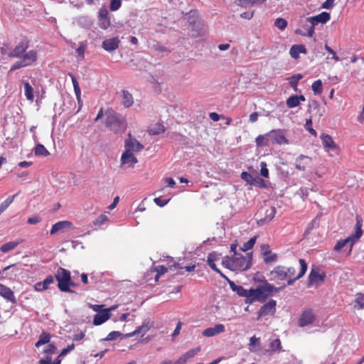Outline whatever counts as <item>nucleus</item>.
Instances as JSON below:
<instances>
[{
    "label": "nucleus",
    "instance_id": "obj_1",
    "mask_svg": "<svg viewBox=\"0 0 364 364\" xmlns=\"http://www.w3.org/2000/svg\"><path fill=\"white\" fill-rule=\"evenodd\" d=\"M28 48V42L27 41H21L8 54L11 58H18L11 67L10 72L22 68L31 66L34 64L38 58V53L36 50Z\"/></svg>",
    "mask_w": 364,
    "mask_h": 364
},
{
    "label": "nucleus",
    "instance_id": "obj_2",
    "mask_svg": "<svg viewBox=\"0 0 364 364\" xmlns=\"http://www.w3.org/2000/svg\"><path fill=\"white\" fill-rule=\"evenodd\" d=\"M299 262L301 266L299 274L294 277L296 269L293 267H286L283 265H277L270 271L269 274V280L279 283L282 281H287V285L290 286L301 278L307 270V264L303 259H299Z\"/></svg>",
    "mask_w": 364,
    "mask_h": 364
},
{
    "label": "nucleus",
    "instance_id": "obj_3",
    "mask_svg": "<svg viewBox=\"0 0 364 364\" xmlns=\"http://www.w3.org/2000/svg\"><path fill=\"white\" fill-rule=\"evenodd\" d=\"M286 284L281 287H275L273 284L265 282L263 285H260L255 289L251 288L249 289L248 296L246 304H252L255 301H264L271 294L279 292L280 290L286 287Z\"/></svg>",
    "mask_w": 364,
    "mask_h": 364
},
{
    "label": "nucleus",
    "instance_id": "obj_4",
    "mask_svg": "<svg viewBox=\"0 0 364 364\" xmlns=\"http://www.w3.org/2000/svg\"><path fill=\"white\" fill-rule=\"evenodd\" d=\"M106 114V125L112 132L117 133L126 129V121L122 115L114 111H109Z\"/></svg>",
    "mask_w": 364,
    "mask_h": 364
},
{
    "label": "nucleus",
    "instance_id": "obj_5",
    "mask_svg": "<svg viewBox=\"0 0 364 364\" xmlns=\"http://www.w3.org/2000/svg\"><path fill=\"white\" fill-rule=\"evenodd\" d=\"M58 281V287L63 292H73L70 289L75 284L71 281L70 272L63 267H59L55 274Z\"/></svg>",
    "mask_w": 364,
    "mask_h": 364
},
{
    "label": "nucleus",
    "instance_id": "obj_6",
    "mask_svg": "<svg viewBox=\"0 0 364 364\" xmlns=\"http://www.w3.org/2000/svg\"><path fill=\"white\" fill-rule=\"evenodd\" d=\"M363 225V220L359 215L356 216V224L355 226V233L348 237L346 239L338 241L334 246L336 251L341 250L348 243L350 244V249L352 248L354 243L362 236L363 230L361 229Z\"/></svg>",
    "mask_w": 364,
    "mask_h": 364
},
{
    "label": "nucleus",
    "instance_id": "obj_7",
    "mask_svg": "<svg viewBox=\"0 0 364 364\" xmlns=\"http://www.w3.org/2000/svg\"><path fill=\"white\" fill-rule=\"evenodd\" d=\"M233 271H245L250 268L252 264V253H247L245 256L235 253L233 257Z\"/></svg>",
    "mask_w": 364,
    "mask_h": 364
},
{
    "label": "nucleus",
    "instance_id": "obj_8",
    "mask_svg": "<svg viewBox=\"0 0 364 364\" xmlns=\"http://www.w3.org/2000/svg\"><path fill=\"white\" fill-rule=\"evenodd\" d=\"M270 136V141L273 144H289V141L285 136V131L284 129H273L268 133Z\"/></svg>",
    "mask_w": 364,
    "mask_h": 364
},
{
    "label": "nucleus",
    "instance_id": "obj_9",
    "mask_svg": "<svg viewBox=\"0 0 364 364\" xmlns=\"http://www.w3.org/2000/svg\"><path fill=\"white\" fill-rule=\"evenodd\" d=\"M124 147L125 151L129 152H139L144 149V146L134 137H133L131 134H128V137L124 141Z\"/></svg>",
    "mask_w": 364,
    "mask_h": 364
},
{
    "label": "nucleus",
    "instance_id": "obj_10",
    "mask_svg": "<svg viewBox=\"0 0 364 364\" xmlns=\"http://www.w3.org/2000/svg\"><path fill=\"white\" fill-rule=\"evenodd\" d=\"M276 305L277 301L273 299H271L264 304L262 306H261L258 311L257 319L268 315H273L276 311Z\"/></svg>",
    "mask_w": 364,
    "mask_h": 364
},
{
    "label": "nucleus",
    "instance_id": "obj_11",
    "mask_svg": "<svg viewBox=\"0 0 364 364\" xmlns=\"http://www.w3.org/2000/svg\"><path fill=\"white\" fill-rule=\"evenodd\" d=\"M321 139L322 141V144L325 150L328 152L330 151H336L338 150V146L333 140L332 137L326 134H322L321 135Z\"/></svg>",
    "mask_w": 364,
    "mask_h": 364
},
{
    "label": "nucleus",
    "instance_id": "obj_12",
    "mask_svg": "<svg viewBox=\"0 0 364 364\" xmlns=\"http://www.w3.org/2000/svg\"><path fill=\"white\" fill-rule=\"evenodd\" d=\"M225 326L221 323H218L215 324L213 327H209L205 328L203 331L202 335L205 337H213L225 332Z\"/></svg>",
    "mask_w": 364,
    "mask_h": 364
},
{
    "label": "nucleus",
    "instance_id": "obj_13",
    "mask_svg": "<svg viewBox=\"0 0 364 364\" xmlns=\"http://www.w3.org/2000/svg\"><path fill=\"white\" fill-rule=\"evenodd\" d=\"M120 40L118 37L105 39L102 41V47L107 52H112L119 48Z\"/></svg>",
    "mask_w": 364,
    "mask_h": 364
},
{
    "label": "nucleus",
    "instance_id": "obj_14",
    "mask_svg": "<svg viewBox=\"0 0 364 364\" xmlns=\"http://www.w3.org/2000/svg\"><path fill=\"white\" fill-rule=\"evenodd\" d=\"M331 16L327 12H322L318 15L311 16L307 18V21L311 23L313 26L318 25V23H325L330 20Z\"/></svg>",
    "mask_w": 364,
    "mask_h": 364
},
{
    "label": "nucleus",
    "instance_id": "obj_15",
    "mask_svg": "<svg viewBox=\"0 0 364 364\" xmlns=\"http://www.w3.org/2000/svg\"><path fill=\"white\" fill-rule=\"evenodd\" d=\"M0 295L7 301L12 304L16 303V299L13 291L8 287L0 283Z\"/></svg>",
    "mask_w": 364,
    "mask_h": 364
},
{
    "label": "nucleus",
    "instance_id": "obj_16",
    "mask_svg": "<svg viewBox=\"0 0 364 364\" xmlns=\"http://www.w3.org/2000/svg\"><path fill=\"white\" fill-rule=\"evenodd\" d=\"M226 279L228 282L230 289L234 292H235L239 296L245 298V301H247L249 289H246L242 286L237 285L234 282L230 280L228 277Z\"/></svg>",
    "mask_w": 364,
    "mask_h": 364
},
{
    "label": "nucleus",
    "instance_id": "obj_17",
    "mask_svg": "<svg viewBox=\"0 0 364 364\" xmlns=\"http://www.w3.org/2000/svg\"><path fill=\"white\" fill-rule=\"evenodd\" d=\"M311 162V159L306 155L301 154L295 160V167L297 170L304 171Z\"/></svg>",
    "mask_w": 364,
    "mask_h": 364
},
{
    "label": "nucleus",
    "instance_id": "obj_18",
    "mask_svg": "<svg viewBox=\"0 0 364 364\" xmlns=\"http://www.w3.org/2000/svg\"><path fill=\"white\" fill-rule=\"evenodd\" d=\"M111 317V314L109 313V310L103 309L100 312L95 315L93 319V324L99 326L107 321Z\"/></svg>",
    "mask_w": 364,
    "mask_h": 364
},
{
    "label": "nucleus",
    "instance_id": "obj_19",
    "mask_svg": "<svg viewBox=\"0 0 364 364\" xmlns=\"http://www.w3.org/2000/svg\"><path fill=\"white\" fill-rule=\"evenodd\" d=\"M138 162L137 159L134 156L133 153L124 151L121 156V164H128L129 166H133L135 164Z\"/></svg>",
    "mask_w": 364,
    "mask_h": 364
},
{
    "label": "nucleus",
    "instance_id": "obj_20",
    "mask_svg": "<svg viewBox=\"0 0 364 364\" xmlns=\"http://www.w3.org/2000/svg\"><path fill=\"white\" fill-rule=\"evenodd\" d=\"M55 282L54 277L48 275L43 282H38L34 285V289L37 291H42L48 289L51 284Z\"/></svg>",
    "mask_w": 364,
    "mask_h": 364
},
{
    "label": "nucleus",
    "instance_id": "obj_21",
    "mask_svg": "<svg viewBox=\"0 0 364 364\" xmlns=\"http://www.w3.org/2000/svg\"><path fill=\"white\" fill-rule=\"evenodd\" d=\"M71 226H72L71 222H69L67 220L59 221V222L55 223L52 226L51 230H50V234L55 235L57 232L63 231L65 229L70 228Z\"/></svg>",
    "mask_w": 364,
    "mask_h": 364
},
{
    "label": "nucleus",
    "instance_id": "obj_22",
    "mask_svg": "<svg viewBox=\"0 0 364 364\" xmlns=\"http://www.w3.org/2000/svg\"><path fill=\"white\" fill-rule=\"evenodd\" d=\"M314 320V315L311 310L305 311L301 316L299 323L300 326H305L311 323Z\"/></svg>",
    "mask_w": 364,
    "mask_h": 364
},
{
    "label": "nucleus",
    "instance_id": "obj_23",
    "mask_svg": "<svg viewBox=\"0 0 364 364\" xmlns=\"http://www.w3.org/2000/svg\"><path fill=\"white\" fill-rule=\"evenodd\" d=\"M276 208L274 207H271L269 209H267L265 211L264 218L257 219V223L258 225H263L265 223L269 222L275 215Z\"/></svg>",
    "mask_w": 364,
    "mask_h": 364
},
{
    "label": "nucleus",
    "instance_id": "obj_24",
    "mask_svg": "<svg viewBox=\"0 0 364 364\" xmlns=\"http://www.w3.org/2000/svg\"><path fill=\"white\" fill-rule=\"evenodd\" d=\"M300 53H306V49L304 45L296 44L290 48L289 55L292 58H299Z\"/></svg>",
    "mask_w": 364,
    "mask_h": 364
},
{
    "label": "nucleus",
    "instance_id": "obj_25",
    "mask_svg": "<svg viewBox=\"0 0 364 364\" xmlns=\"http://www.w3.org/2000/svg\"><path fill=\"white\" fill-rule=\"evenodd\" d=\"M325 277L324 274H321L318 269H312L309 274V278L310 283L316 284L321 282Z\"/></svg>",
    "mask_w": 364,
    "mask_h": 364
},
{
    "label": "nucleus",
    "instance_id": "obj_26",
    "mask_svg": "<svg viewBox=\"0 0 364 364\" xmlns=\"http://www.w3.org/2000/svg\"><path fill=\"white\" fill-rule=\"evenodd\" d=\"M241 178L250 185H255L257 181L263 183V180L259 177H254L250 173L243 171L241 173Z\"/></svg>",
    "mask_w": 364,
    "mask_h": 364
},
{
    "label": "nucleus",
    "instance_id": "obj_27",
    "mask_svg": "<svg viewBox=\"0 0 364 364\" xmlns=\"http://www.w3.org/2000/svg\"><path fill=\"white\" fill-rule=\"evenodd\" d=\"M134 103V100L132 94L127 90L122 91V104L125 107H131Z\"/></svg>",
    "mask_w": 364,
    "mask_h": 364
},
{
    "label": "nucleus",
    "instance_id": "obj_28",
    "mask_svg": "<svg viewBox=\"0 0 364 364\" xmlns=\"http://www.w3.org/2000/svg\"><path fill=\"white\" fill-rule=\"evenodd\" d=\"M22 242L23 240L10 241L7 243L2 245L0 247V250L4 253L9 252V251L14 250Z\"/></svg>",
    "mask_w": 364,
    "mask_h": 364
},
{
    "label": "nucleus",
    "instance_id": "obj_29",
    "mask_svg": "<svg viewBox=\"0 0 364 364\" xmlns=\"http://www.w3.org/2000/svg\"><path fill=\"white\" fill-rule=\"evenodd\" d=\"M265 0H237L236 4L241 7L254 6L263 4Z\"/></svg>",
    "mask_w": 364,
    "mask_h": 364
},
{
    "label": "nucleus",
    "instance_id": "obj_30",
    "mask_svg": "<svg viewBox=\"0 0 364 364\" xmlns=\"http://www.w3.org/2000/svg\"><path fill=\"white\" fill-rule=\"evenodd\" d=\"M50 340V334L46 332H43L40 336L38 341L36 343V347H39L42 345L49 343Z\"/></svg>",
    "mask_w": 364,
    "mask_h": 364
},
{
    "label": "nucleus",
    "instance_id": "obj_31",
    "mask_svg": "<svg viewBox=\"0 0 364 364\" xmlns=\"http://www.w3.org/2000/svg\"><path fill=\"white\" fill-rule=\"evenodd\" d=\"M269 141L270 136H268V133L264 135H259L255 139V142L258 146H267Z\"/></svg>",
    "mask_w": 364,
    "mask_h": 364
},
{
    "label": "nucleus",
    "instance_id": "obj_32",
    "mask_svg": "<svg viewBox=\"0 0 364 364\" xmlns=\"http://www.w3.org/2000/svg\"><path fill=\"white\" fill-rule=\"evenodd\" d=\"M17 194L9 196L4 202L0 204V215L6 210L8 207L13 203Z\"/></svg>",
    "mask_w": 364,
    "mask_h": 364
},
{
    "label": "nucleus",
    "instance_id": "obj_33",
    "mask_svg": "<svg viewBox=\"0 0 364 364\" xmlns=\"http://www.w3.org/2000/svg\"><path fill=\"white\" fill-rule=\"evenodd\" d=\"M277 260V255L270 250L264 252V261L266 263L274 262Z\"/></svg>",
    "mask_w": 364,
    "mask_h": 364
},
{
    "label": "nucleus",
    "instance_id": "obj_34",
    "mask_svg": "<svg viewBox=\"0 0 364 364\" xmlns=\"http://www.w3.org/2000/svg\"><path fill=\"white\" fill-rule=\"evenodd\" d=\"M25 95L28 100H33V90L32 86L28 82H24Z\"/></svg>",
    "mask_w": 364,
    "mask_h": 364
},
{
    "label": "nucleus",
    "instance_id": "obj_35",
    "mask_svg": "<svg viewBox=\"0 0 364 364\" xmlns=\"http://www.w3.org/2000/svg\"><path fill=\"white\" fill-rule=\"evenodd\" d=\"M35 154L37 156H47L50 154L49 151L43 144H38L35 147Z\"/></svg>",
    "mask_w": 364,
    "mask_h": 364
},
{
    "label": "nucleus",
    "instance_id": "obj_36",
    "mask_svg": "<svg viewBox=\"0 0 364 364\" xmlns=\"http://www.w3.org/2000/svg\"><path fill=\"white\" fill-rule=\"evenodd\" d=\"M146 333V331H145V329H144L143 326L141 325L138 326L133 332L124 334L123 337L125 338H129L139 333H141V336H143Z\"/></svg>",
    "mask_w": 364,
    "mask_h": 364
},
{
    "label": "nucleus",
    "instance_id": "obj_37",
    "mask_svg": "<svg viewBox=\"0 0 364 364\" xmlns=\"http://www.w3.org/2000/svg\"><path fill=\"white\" fill-rule=\"evenodd\" d=\"M287 106L289 108H294L299 105L297 95H291L286 101Z\"/></svg>",
    "mask_w": 364,
    "mask_h": 364
},
{
    "label": "nucleus",
    "instance_id": "obj_38",
    "mask_svg": "<svg viewBox=\"0 0 364 364\" xmlns=\"http://www.w3.org/2000/svg\"><path fill=\"white\" fill-rule=\"evenodd\" d=\"M164 132V127L160 124H155L149 129V134L157 135Z\"/></svg>",
    "mask_w": 364,
    "mask_h": 364
},
{
    "label": "nucleus",
    "instance_id": "obj_39",
    "mask_svg": "<svg viewBox=\"0 0 364 364\" xmlns=\"http://www.w3.org/2000/svg\"><path fill=\"white\" fill-rule=\"evenodd\" d=\"M256 240H257V237L255 236L251 237L247 242H246L243 244L242 247H241V250L243 252H246V251L252 249L256 242Z\"/></svg>",
    "mask_w": 364,
    "mask_h": 364
},
{
    "label": "nucleus",
    "instance_id": "obj_40",
    "mask_svg": "<svg viewBox=\"0 0 364 364\" xmlns=\"http://www.w3.org/2000/svg\"><path fill=\"white\" fill-rule=\"evenodd\" d=\"M312 90L315 95L321 94L322 92V82L321 80L314 81L311 85Z\"/></svg>",
    "mask_w": 364,
    "mask_h": 364
},
{
    "label": "nucleus",
    "instance_id": "obj_41",
    "mask_svg": "<svg viewBox=\"0 0 364 364\" xmlns=\"http://www.w3.org/2000/svg\"><path fill=\"white\" fill-rule=\"evenodd\" d=\"M303 75L301 74H297L292 75L288 78V81L291 87H297L299 81L302 79Z\"/></svg>",
    "mask_w": 364,
    "mask_h": 364
},
{
    "label": "nucleus",
    "instance_id": "obj_42",
    "mask_svg": "<svg viewBox=\"0 0 364 364\" xmlns=\"http://www.w3.org/2000/svg\"><path fill=\"white\" fill-rule=\"evenodd\" d=\"M260 346V339L252 336L250 339L249 350L250 351H255V347Z\"/></svg>",
    "mask_w": 364,
    "mask_h": 364
},
{
    "label": "nucleus",
    "instance_id": "obj_43",
    "mask_svg": "<svg viewBox=\"0 0 364 364\" xmlns=\"http://www.w3.org/2000/svg\"><path fill=\"white\" fill-rule=\"evenodd\" d=\"M124 334H122V333H120L119 331H112L110 332L105 338H104V341H113L114 339H116L118 337H122V338H124L123 337Z\"/></svg>",
    "mask_w": 364,
    "mask_h": 364
},
{
    "label": "nucleus",
    "instance_id": "obj_44",
    "mask_svg": "<svg viewBox=\"0 0 364 364\" xmlns=\"http://www.w3.org/2000/svg\"><path fill=\"white\" fill-rule=\"evenodd\" d=\"M355 308L363 309L364 308V294H357L355 299Z\"/></svg>",
    "mask_w": 364,
    "mask_h": 364
},
{
    "label": "nucleus",
    "instance_id": "obj_45",
    "mask_svg": "<svg viewBox=\"0 0 364 364\" xmlns=\"http://www.w3.org/2000/svg\"><path fill=\"white\" fill-rule=\"evenodd\" d=\"M200 350V347H197L193 349H191L188 351H187L186 353L183 354L186 360H189L192 358H193L198 352Z\"/></svg>",
    "mask_w": 364,
    "mask_h": 364
},
{
    "label": "nucleus",
    "instance_id": "obj_46",
    "mask_svg": "<svg viewBox=\"0 0 364 364\" xmlns=\"http://www.w3.org/2000/svg\"><path fill=\"white\" fill-rule=\"evenodd\" d=\"M274 26L280 30H284L287 26V22L284 18H278L274 22Z\"/></svg>",
    "mask_w": 364,
    "mask_h": 364
},
{
    "label": "nucleus",
    "instance_id": "obj_47",
    "mask_svg": "<svg viewBox=\"0 0 364 364\" xmlns=\"http://www.w3.org/2000/svg\"><path fill=\"white\" fill-rule=\"evenodd\" d=\"M122 4V0H110L109 9L112 11L118 10Z\"/></svg>",
    "mask_w": 364,
    "mask_h": 364
},
{
    "label": "nucleus",
    "instance_id": "obj_48",
    "mask_svg": "<svg viewBox=\"0 0 364 364\" xmlns=\"http://www.w3.org/2000/svg\"><path fill=\"white\" fill-rule=\"evenodd\" d=\"M108 220L107 216L105 215H100L94 222V225L100 226Z\"/></svg>",
    "mask_w": 364,
    "mask_h": 364
},
{
    "label": "nucleus",
    "instance_id": "obj_49",
    "mask_svg": "<svg viewBox=\"0 0 364 364\" xmlns=\"http://www.w3.org/2000/svg\"><path fill=\"white\" fill-rule=\"evenodd\" d=\"M304 127L308 130L312 135L316 136V132L312 128V121L311 119H307L304 124Z\"/></svg>",
    "mask_w": 364,
    "mask_h": 364
},
{
    "label": "nucleus",
    "instance_id": "obj_50",
    "mask_svg": "<svg viewBox=\"0 0 364 364\" xmlns=\"http://www.w3.org/2000/svg\"><path fill=\"white\" fill-rule=\"evenodd\" d=\"M232 264H233L232 258H230V257H227L224 258L223 260V266H225L226 268H228L232 271H233V267H232Z\"/></svg>",
    "mask_w": 364,
    "mask_h": 364
},
{
    "label": "nucleus",
    "instance_id": "obj_51",
    "mask_svg": "<svg viewBox=\"0 0 364 364\" xmlns=\"http://www.w3.org/2000/svg\"><path fill=\"white\" fill-rule=\"evenodd\" d=\"M260 166H261V170H260L261 175L264 178H267L269 176V171L267 168L266 163L264 161H262L260 164Z\"/></svg>",
    "mask_w": 364,
    "mask_h": 364
},
{
    "label": "nucleus",
    "instance_id": "obj_52",
    "mask_svg": "<svg viewBox=\"0 0 364 364\" xmlns=\"http://www.w3.org/2000/svg\"><path fill=\"white\" fill-rule=\"evenodd\" d=\"M169 200H170V198L166 199V200H163V199H161V197H157L154 199V203L160 207L165 206L168 203Z\"/></svg>",
    "mask_w": 364,
    "mask_h": 364
},
{
    "label": "nucleus",
    "instance_id": "obj_53",
    "mask_svg": "<svg viewBox=\"0 0 364 364\" xmlns=\"http://www.w3.org/2000/svg\"><path fill=\"white\" fill-rule=\"evenodd\" d=\"M208 262V264L210 266V267L213 271L218 273L222 277L227 279V277L223 274V272L217 267L216 264H215V262Z\"/></svg>",
    "mask_w": 364,
    "mask_h": 364
},
{
    "label": "nucleus",
    "instance_id": "obj_54",
    "mask_svg": "<svg viewBox=\"0 0 364 364\" xmlns=\"http://www.w3.org/2000/svg\"><path fill=\"white\" fill-rule=\"evenodd\" d=\"M110 25V21L108 18L99 19V26L102 29L107 28Z\"/></svg>",
    "mask_w": 364,
    "mask_h": 364
},
{
    "label": "nucleus",
    "instance_id": "obj_55",
    "mask_svg": "<svg viewBox=\"0 0 364 364\" xmlns=\"http://www.w3.org/2000/svg\"><path fill=\"white\" fill-rule=\"evenodd\" d=\"M272 350H279L281 348V341L279 339H274L270 344Z\"/></svg>",
    "mask_w": 364,
    "mask_h": 364
},
{
    "label": "nucleus",
    "instance_id": "obj_56",
    "mask_svg": "<svg viewBox=\"0 0 364 364\" xmlns=\"http://www.w3.org/2000/svg\"><path fill=\"white\" fill-rule=\"evenodd\" d=\"M325 49L328 51V53L331 54V55H332L331 58L332 59H333L335 61H339L340 60V59L337 56L336 52L330 46H328L327 44L325 45Z\"/></svg>",
    "mask_w": 364,
    "mask_h": 364
},
{
    "label": "nucleus",
    "instance_id": "obj_57",
    "mask_svg": "<svg viewBox=\"0 0 364 364\" xmlns=\"http://www.w3.org/2000/svg\"><path fill=\"white\" fill-rule=\"evenodd\" d=\"M85 50V46L83 44H81L76 49V53L77 54V56L80 58V60L84 58Z\"/></svg>",
    "mask_w": 364,
    "mask_h": 364
},
{
    "label": "nucleus",
    "instance_id": "obj_58",
    "mask_svg": "<svg viewBox=\"0 0 364 364\" xmlns=\"http://www.w3.org/2000/svg\"><path fill=\"white\" fill-rule=\"evenodd\" d=\"M75 348V344L72 343L69 346H68L67 348L62 350L61 353L59 355V357H63L67 355L69 352L73 350Z\"/></svg>",
    "mask_w": 364,
    "mask_h": 364
},
{
    "label": "nucleus",
    "instance_id": "obj_59",
    "mask_svg": "<svg viewBox=\"0 0 364 364\" xmlns=\"http://www.w3.org/2000/svg\"><path fill=\"white\" fill-rule=\"evenodd\" d=\"M220 259V255L215 252H211L208 256L207 262H215Z\"/></svg>",
    "mask_w": 364,
    "mask_h": 364
},
{
    "label": "nucleus",
    "instance_id": "obj_60",
    "mask_svg": "<svg viewBox=\"0 0 364 364\" xmlns=\"http://www.w3.org/2000/svg\"><path fill=\"white\" fill-rule=\"evenodd\" d=\"M99 19L108 18V11L105 8H101L98 12Z\"/></svg>",
    "mask_w": 364,
    "mask_h": 364
},
{
    "label": "nucleus",
    "instance_id": "obj_61",
    "mask_svg": "<svg viewBox=\"0 0 364 364\" xmlns=\"http://www.w3.org/2000/svg\"><path fill=\"white\" fill-rule=\"evenodd\" d=\"M167 270H168V268L164 265H159V266L156 267V271L157 272L156 278L159 275H162V274H165L167 272Z\"/></svg>",
    "mask_w": 364,
    "mask_h": 364
},
{
    "label": "nucleus",
    "instance_id": "obj_62",
    "mask_svg": "<svg viewBox=\"0 0 364 364\" xmlns=\"http://www.w3.org/2000/svg\"><path fill=\"white\" fill-rule=\"evenodd\" d=\"M141 326H143L144 329H145V331L148 332L150 330V328L153 326V322H151L149 319H145L143 321Z\"/></svg>",
    "mask_w": 364,
    "mask_h": 364
},
{
    "label": "nucleus",
    "instance_id": "obj_63",
    "mask_svg": "<svg viewBox=\"0 0 364 364\" xmlns=\"http://www.w3.org/2000/svg\"><path fill=\"white\" fill-rule=\"evenodd\" d=\"M209 117L210 118V119H212L213 121L214 122H218L219 121L220 119L223 118L224 116L223 115H220L218 114V113L216 112H210L209 114Z\"/></svg>",
    "mask_w": 364,
    "mask_h": 364
},
{
    "label": "nucleus",
    "instance_id": "obj_64",
    "mask_svg": "<svg viewBox=\"0 0 364 364\" xmlns=\"http://www.w3.org/2000/svg\"><path fill=\"white\" fill-rule=\"evenodd\" d=\"M40 221H41V218L37 215L30 217L28 219V223L31 224V225L37 224Z\"/></svg>",
    "mask_w": 364,
    "mask_h": 364
}]
</instances>
